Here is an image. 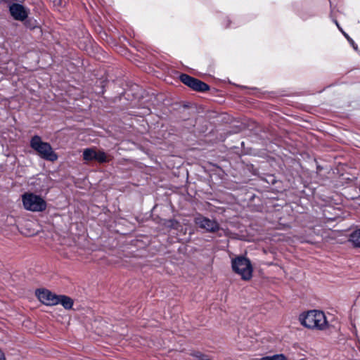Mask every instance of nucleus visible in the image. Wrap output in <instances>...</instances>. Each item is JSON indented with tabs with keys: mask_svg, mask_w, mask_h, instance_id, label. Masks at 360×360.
I'll use <instances>...</instances> for the list:
<instances>
[{
	"mask_svg": "<svg viewBox=\"0 0 360 360\" xmlns=\"http://www.w3.org/2000/svg\"><path fill=\"white\" fill-rule=\"evenodd\" d=\"M58 304H60L65 309H70L73 305V300L66 295L58 296Z\"/></svg>",
	"mask_w": 360,
	"mask_h": 360,
	"instance_id": "nucleus-10",
	"label": "nucleus"
},
{
	"mask_svg": "<svg viewBox=\"0 0 360 360\" xmlns=\"http://www.w3.org/2000/svg\"><path fill=\"white\" fill-rule=\"evenodd\" d=\"M348 41L349 42V44H351V46L353 47V49L355 50V51H357L358 50V46L357 44L353 41V39L352 38H349L348 39Z\"/></svg>",
	"mask_w": 360,
	"mask_h": 360,
	"instance_id": "nucleus-15",
	"label": "nucleus"
},
{
	"mask_svg": "<svg viewBox=\"0 0 360 360\" xmlns=\"http://www.w3.org/2000/svg\"><path fill=\"white\" fill-rule=\"evenodd\" d=\"M16 0H1V4H8L9 6L12 4H13L14 1H15Z\"/></svg>",
	"mask_w": 360,
	"mask_h": 360,
	"instance_id": "nucleus-17",
	"label": "nucleus"
},
{
	"mask_svg": "<svg viewBox=\"0 0 360 360\" xmlns=\"http://www.w3.org/2000/svg\"><path fill=\"white\" fill-rule=\"evenodd\" d=\"M23 207L32 212H42L46 208V201L39 195L32 193H25L22 195Z\"/></svg>",
	"mask_w": 360,
	"mask_h": 360,
	"instance_id": "nucleus-4",
	"label": "nucleus"
},
{
	"mask_svg": "<svg viewBox=\"0 0 360 360\" xmlns=\"http://www.w3.org/2000/svg\"><path fill=\"white\" fill-rule=\"evenodd\" d=\"M233 271L240 276L244 281H249L252 277L253 267L248 258L243 256H238L231 260Z\"/></svg>",
	"mask_w": 360,
	"mask_h": 360,
	"instance_id": "nucleus-3",
	"label": "nucleus"
},
{
	"mask_svg": "<svg viewBox=\"0 0 360 360\" xmlns=\"http://www.w3.org/2000/svg\"><path fill=\"white\" fill-rule=\"evenodd\" d=\"M192 355L196 360H210L207 356L201 354L199 352H195L192 354Z\"/></svg>",
	"mask_w": 360,
	"mask_h": 360,
	"instance_id": "nucleus-13",
	"label": "nucleus"
},
{
	"mask_svg": "<svg viewBox=\"0 0 360 360\" xmlns=\"http://www.w3.org/2000/svg\"><path fill=\"white\" fill-rule=\"evenodd\" d=\"M0 360H6L4 352L0 349Z\"/></svg>",
	"mask_w": 360,
	"mask_h": 360,
	"instance_id": "nucleus-18",
	"label": "nucleus"
},
{
	"mask_svg": "<svg viewBox=\"0 0 360 360\" xmlns=\"http://www.w3.org/2000/svg\"><path fill=\"white\" fill-rule=\"evenodd\" d=\"M356 311V309H354V308L352 309V312H353V311Z\"/></svg>",
	"mask_w": 360,
	"mask_h": 360,
	"instance_id": "nucleus-19",
	"label": "nucleus"
},
{
	"mask_svg": "<svg viewBox=\"0 0 360 360\" xmlns=\"http://www.w3.org/2000/svg\"><path fill=\"white\" fill-rule=\"evenodd\" d=\"M349 242L355 247H360V230H356L350 235Z\"/></svg>",
	"mask_w": 360,
	"mask_h": 360,
	"instance_id": "nucleus-11",
	"label": "nucleus"
},
{
	"mask_svg": "<svg viewBox=\"0 0 360 360\" xmlns=\"http://www.w3.org/2000/svg\"><path fill=\"white\" fill-rule=\"evenodd\" d=\"M335 25H337V27H338V29L342 32V33L343 34V35L345 37V38L348 40L350 37L340 27L339 25V23L338 22V21L336 20H334Z\"/></svg>",
	"mask_w": 360,
	"mask_h": 360,
	"instance_id": "nucleus-14",
	"label": "nucleus"
},
{
	"mask_svg": "<svg viewBox=\"0 0 360 360\" xmlns=\"http://www.w3.org/2000/svg\"><path fill=\"white\" fill-rule=\"evenodd\" d=\"M83 159L86 161L96 160L99 163L110 160L108 155L103 150H97L95 148H86L83 151Z\"/></svg>",
	"mask_w": 360,
	"mask_h": 360,
	"instance_id": "nucleus-5",
	"label": "nucleus"
},
{
	"mask_svg": "<svg viewBox=\"0 0 360 360\" xmlns=\"http://www.w3.org/2000/svg\"><path fill=\"white\" fill-rule=\"evenodd\" d=\"M180 80L186 86L198 91L204 92L209 90V86L205 82L192 77L186 74L180 75Z\"/></svg>",
	"mask_w": 360,
	"mask_h": 360,
	"instance_id": "nucleus-6",
	"label": "nucleus"
},
{
	"mask_svg": "<svg viewBox=\"0 0 360 360\" xmlns=\"http://www.w3.org/2000/svg\"><path fill=\"white\" fill-rule=\"evenodd\" d=\"M195 224L207 232L214 233L219 230V225L217 221L210 219L202 215L196 217L194 219Z\"/></svg>",
	"mask_w": 360,
	"mask_h": 360,
	"instance_id": "nucleus-7",
	"label": "nucleus"
},
{
	"mask_svg": "<svg viewBox=\"0 0 360 360\" xmlns=\"http://www.w3.org/2000/svg\"><path fill=\"white\" fill-rule=\"evenodd\" d=\"M299 321L302 326L309 329L324 330L328 328L325 314L319 310H311L300 314Z\"/></svg>",
	"mask_w": 360,
	"mask_h": 360,
	"instance_id": "nucleus-1",
	"label": "nucleus"
},
{
	"mask_svg": "<svg viewBox=\"0 0 360 360\" xmlns=\"http://www.w3.org/2000/svg\"><path fill=\"white\" fill-rule=\"evenodd\" d=\"M53 5L56 7H61L63 6V0H52Z\"/></svg>",
	"mask_w": 360,
	"mask_h": 360,
	"instance_id": "nucleus-16",
	"label": "nucleus"
},
{
	"mask_svg": "<svg viewBox=\"0 0 360 360\" xmlns=\"http://www.w3.org/2000/svg\"><path fill=\"white\" fill-rule=\"evenodd\" d=\"M36 294L39 301L46 305L53 306L58 304V295L49 290H38Z\"/></svg>",
	"mask_w": 360,
	"mask_h": 360,
	"instance_id": "nucleus-8",
	"label": "nucleus"
},
{
	"mask_svg": "<svg viewBox=\"0 0 360 360\" xmlns=\"http://www.w3.org/2000/svg\"><path fill=\"white\" fill-rule=\"evenodd\" d=\"M354 328H355V330L356 331V326L354 324Z\"/></svg>",
	"mask_w": 360,
	"mask_h": 360,
	"instance_id": "nucleus-20",
	"label": "nucleus"
},
{
	"mask_svg": "<svg viewBox=\"0 0 360 360\" xmlns=\"http://www.w3.org/2000/svg\"><path fill=\"white\" fill-rule=\"evenodd\" d=\"M11 16L16 20L23 21L28 16V10L19 4H12L9 6Z\"/></svg>",
	"mask_w": 360,
	"mask_h": 360,
	"instance_id": "nucleus-9",
	"label": "nucleus"
},
{
	"mask_svg": "<svg viewBox=\"0 0 360 360\" xmlns=\"http://www.w3.org/2000/svg\"><path fill=\"white\" fill-rule=\"evenodd\" d=\"M261 360H287L285 356L283 354H276L272 356H266L262 358Z\"/></svg>",
	"mask_w": 360,
	"mask_h": 360,
	"instance_id": "nucleus-12",
	"label": "nucleus"
},
{
	"mask_svg": "<svg viewBox=\"0 0 360 360\" xmlns=\"http://www.w3.org/2000/svg\"><path fill=\"white\" fill-rule=\"evenodd\" d=\"M30 147L44 160L54 162L58 159V155L53 151L51 146L47 142L42 141L41 138L37 135L31 139Z\"/></svg>",
	"mask_w": 360,
	"mask_h": 360,
	"instance_id": "nucleus-2",
	"label": "nucleus"
}]
</instances>
